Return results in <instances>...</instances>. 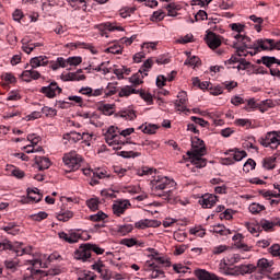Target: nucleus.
<instances>
[{
	"mask_svg": "<svg viewBox=\"0 0 280 280\" xmlns=\"http://www.w3.org/2000/svg\"><path fill=\"white\" fill-rule=\"evenodd\" d=\"M35 163L39 171L49 170L51 165V161H49V158L45 156H35Z\"/></svg>",
	"mask_w": 280,
	"mask_h": 280,
	"instance_id": "473e14b6",
	"label": "nucleus"
},
{
	"mask_svg": "<svg viewBox=\"0 0 280 280\" xmlns=\"http://www.w3.org/2000/svg\"><path fill=\"white\" fill-rule=\"evenodd\" d=\"M175 186L176 182L165 176H158L151 180L152 191L162 198V200H167L170 205H178V202H180V198L174 195V190H172V187Z\"/></svg>",
	"mask_w": 280,
	"mask_h": 280,
	"instance_id": "f03ea898",
	"label": "nucleus"
},
{
	"mask_svg": "<svg viewBox=\"0 0 280 280\" xmlns=\"http://www.w3.org/2000/svg\"><path fill=\"white\" fill-rule=\"evenodd\" d=\"M210 233H217V235H231V230L226 229L223 224L211 226Z\"/></svg>",
	"mask_w": 280,
	"mask_h": 280,
	"instance_id": "c9c22d12",
	"label": "nucleus"
},
{
	"mask_svg": "<svg viewBox=\"0 0 280 280\" xmlns=\"http://www.w3.org/2000/svg\"><path fill=\"white\" fill-rule=\"evenodd\" d=\"M115 107L110 104H104L100 107V110H102L103 115H113Z\"/></svg>",
	"mask_w": 280,
	"mask_h": 280,
	"instance_id": "338daca9",
	"label": "nucleus"
},
{
	"mask_svg": "<svg viewBox=\"0 0 280 280\" xmlns=\"http://www.w3.org/2000/svg\"><path fill=\"white\" fill-rule=\"evenodd\" d=\"M58 236L60 240H63V242H68V244H78V242H80L82 237V235L77 232H71L69 234H67L66 232H60Z\"/></svg>",
	"mask_w": 280,
	"mask_h": 280,
	"instance_id": "4be33fe9",
	"label": "nucleus"
},
{
	"mask_svg": "<svg viewBox=\"0 0 280 280\" xmlns=\"http://www.w3.org/2000/svg\"><path fill=\"white\" fill-rule=\"evenodd\" d=\"M70 47H74V49H78V47H81V49H89L92 54H97V50L92 44L75 42V43H71Z\"/></svg>",
	"mask_w": 280,
	"mask_h": 280,
	"instance_id": "e433bc0d",
	"label": "nucleus"
},
{
	"mask_svg": "<svg viewBox=\"0 0 280 280\" xmlns=\"http://www.w3.org/2000/svg\"><path fill=\"white\" fill-rule=\"evenodd\" d=\"M205 154H207V147L205 145V141L198 137H192L191 151L187 152V155L190 159V163L198 170L207 167V159H203Z\"/></svg>",
	"mask_w": 280,
	"mask_h": 280,
	"instance_id": "7ed1b4c3",
	"label": "nucleus"
},
{
	"mask_svg": "<svg viewBox=\"0 0 280 280\" xmlns=\"http://www.w3.org/2000/svg\"><path fill=\"white\" fill-rule=\"evenodd\" d=\"M48 217H49V214H47V212L40 211V212H38L36 214H32L31 219L34 222H43V220H47Z\"/></svg>",
	"mask_w": 280,
	"mask_h": 280,
	"instance_id": "4d7b16f0",
	"label": "nucleus"
},
{
	"mask_svg": "<svg viewBox=\"0 0 280 280\" xmlns=\"http://www.w3.org/2000/svg\"><path fill=\"white\" fill-rule=\"evenodd\" d=\"M116 93H119V88L115 86L113 83H108L107 88L104 89V94L106 97H110Z\"/></svg>",
	"mask_w": 280,
	"mask_h": 280,
	"instance_id": "3c124183",
	"label": "nucleus"
},
{
	"mask_svg": "<svg viewBox=\"0 0 280 280\" xmlns=\"http://www.w3.org/2000/svg\"><path fill=\"white\" fill-rule=\"evenodd\" d=\"M257 166V163L255 162V160L253 159H248L244 166H243V171H245L246 173L252 172V170H255V167Z\"/></svg>",
	"mask_w": 280,
	"mask_h": 280,
	"instance_id": "bf43d9fd",
	"label": "nucleus"
},
{
	"mask_svg": "<svg viewBox=\"0 0 280 280\" xmlns=\"http://www.w3.org/2000/svg\"><path fill=\"white\" fill-rule=\"evenodd\" d=\"M265 65V67H267L268 69H270L272 67V65H280V60L277 59V57H268V56H264L261 57V59L257 60V65Z\"/></svg>",
	"mask_w": 280,
	"mask_h": 280,
	"instance_id": "2f4dec72",
	"label": "nucleus"
},
{
	"mask_svg": "<svg viewBox=\"0 0 280 280\" xmlns=\"http://www.w3.org/2000/svg\"><path fill=\"white\" fill-rule=\"evenodd\" d=\"M208 47H210V49H218V47H220V45H222V36L213 33V32H209L206 35L205 38Z\"/></svg>",
	"mask_w": 280,
	"mask_h": 280,
	"instance_id": "dca6fc26",
	"label": "nucleus"
},
{
	"mask_svg": "<svg viewBox=\"0 0 280 280\" xmlns=\"http://www.w3.org/2000/svg\"><path fill=\"white\" fill-rule=\"evenodd\" d=\"M91 135L89 133H80V132H75V131H71L69 133L63 135V139L66 141H69V143H78V141H82V139H91Z\"/></svg>",
	"mask_w": 280,
	"mask_h": 280,
	"instance_id": "f3484780",
	"label": "nucleus"
},
{
	"mask_svg": "<svg viewBox=\"0 0 280 280\" xmlns=\"http://www.w3.org/2000/svg\"><path fill=\"white\" fill-rule=\"evenodd\" d=\"M128 207H130V201L128 200H124V201H119L113 205V212L115 215H124V213H126V209H128Z\"/></svg>",
	"mask_w": 280,
	"mask_h": 280,
	"instance_id": "393cba45",
	"label": "nucleus"
},
{
	"mask_svg": "<svg viewBox=\"0 0 280 280\" xmlns=\"http://www.w3.org/2000/svg\"><path fill=\"white\" fill-rule=\"evenodd\" d=\"M0 250H10L15 254V257H23V255H32L34 247L25 246L21 242H10L9 240H3L0 242Z\"/></svg>",
	"mask_w": 280,
	"mask_h": 280,
	"instance_id": "423d86ee",
	"label": "nucleus"
},
{
	"mask_svg": "<svg viewBox=\"0 0 280 280\" xmlns=\"http://www.w3.org/2000/svg\"><path fill=\"white\" fill-rule=\"evenodd\" d=\"M215 202H218V197L214 195H205L199 200V205H201L203 209H211V207L215 206Z\"/></svg>",
	"mask_w": 280,
	"mask_h": 280,
	"instance_id": "b1692460",
	"label": "nucleus"
},
{
	"mask_svg": "<svg viewBox=\"0 0 280 280\" xmlns=\"http://www.w3.org/2000/svg\"><path fill=\"white\" fill-rule=\"evenodd\" d=\"M95 273L92 271H80L78 273V280H95Z\"/></svg>",
	"mask_w": 280,
	"mask_h": 280,
	"instance_id": "de8ad7c7",
	"label": "nucleus"
},
{
	"mask_svg": "<svg viewBox=\"0 0 280 280\" xmlns=\"http://www.w3.org/2000/svg\"><path fill=\"white\" fill-rule=\"evenodd\" d=\"M259 226H261L262 231L272 232L275 226H280V218H272L271 220L261 219Z\"/></svg>",
	"mask_w": 280,
	"mask_h": 280,
	"instance_id": "aec40b11",
	"label": "nucleus"
},
{
	"mask_svg": "<svg viewBox=\"0 0 280 280\" xmlns=\"http://www.w3.org/2000/svg\"><path fill=\"white\" fill-rule=\"evenodd\" d=\"M106 218H108L106 213L98 211L96 214L90 215L89 220H91V222H104Z\"/></svg>",
	"mask_w": 280,
	"mask_h": 280,
	"instance_id": "49530a36",
	"label": "nucleus"
},
{
	"mask_svg": "<svg viewBox=\"0 0 280 280\" xmlns=\"http://www.w3.org/2000/svg\"><path fill=\"white\" fill-rule=\"evenodd\" d=\"M275 163H277V158L269 156V158L264 159L262 166L265 167V170H275V167H276Z\"/></svg>",
	"mask_w": 280,
	"mask_h": 280,
	"instance_id": "c03bdc74",
	"label": "nucleus"
},
{
	"mask_svg": "<svg viewBox=\"0 0 280 280\" xmlns=\"http://www.w3.org/2000/svg\"><path fill=\"white\" fill-rule=\"evenodd\" d=\"M230 27L232 32H237V34H242L244 30H246V25L241 23H232L230 24Z\"/></svg>",
	"mask_w": 280,
	"mask_h": 280,
	"instance_id": "69168bd1",
	"label": "nucleus"
},
{
	"mask_svg": "<svg viewBox=\"0 0 280 280\" xmlns=\"http://www.w3.org/2000/svg\"><path fill=\"white\" fill-rule=\"evenodd\" d=\"M156 65H170V58L165 55H161L159 57H151L147 59L142 65V71H150L152 67Z\"/></svg>",
	"mask_w": 280,
	"mask_h": 280,
	"instance_id": "f8f14e48",
	"label": "nucleus"
},
{
	"mask_svg": "<svg viewBox=\"0 0 280 280\" xmlns=\"http://www.w3.org/2000/svg\"><path fill=\"white\" fill-rule=\"evenodd\" d=\"M135 132V128H127L121 130L119 127L110 126L104 133L105 141L114 147V150H121V145H126V141L121 137H130Z\"/></svg>",
	"mask_w": 280,
	"mask_h": 280,
	"instance_id": "20e7f679",
	"label": "nucleus"
},
{
	"mask_svg": "<svg viewBox=\"0 0 280 280\" xmlns=\"http://www.w3.org/2000/svg\"><path fill=\"white\" fill-rule=\"evenodd\" d=\"M62 161L68 172H77L79 167H82L84 159L77 151L72 150L63 154Z\"/></svg>",
	"mask_w": 280,
	"mask_h": 280,
	"instance_id": "0eeeda50",
	"label": "nucleus"
},
{
	"mask_svg": "<svg viewBox=\"0 0 280 280\" xmlns=\"http://www.w3.org/2000/svg\"><path fill=\"white\" fill-rule=\"evenodd\" d=\"M163 19H165V12L161 10L153 12L151 16V21H163Z\"/></svg>",
	"mask_w": 280,
	"mask_h": 280,
	"instance_id": "774afa93",
	"label": "nucleus"
},
{
	"mask_svg": "<svg viewBox=\"0 0 280 280\" xmlns=\"http://www.w3.org/2000/svg\"><path fill=\"white\" fill-rule=\"evenodd\" d=\"M42 113L45 117H56V115H58V110L49 106H44Z\"/></svg>",
	"mask_w": 280,
	"mask_h": 280,
	"instance_id": "6e6d98bb",
	"label": "nucleus"
},
{
	"mask_svg": "<svg viewBox=\"0 0 280 280\" xmlns=\"http://www.w3.org/2000/svg\"><path fill=\"white\" fill-rule=\"evenodd\" d=\"M272 266H275V262L272 260L261 258L257 261V266H255V271L264 275V272H270V270H272Z\"/></svg>",
	"mask_w": 280,
	"mask_h": 280,
	"instance_id": "6ab92c4d",
	"label": "nucleus"
},
{
	"mask_svg": "<svg viewBox=\"0 0 280 280\" xmlns=\"http://www.w3.org/2000/svg\"><path fill=\"white\" fill-rule=\"evenodd\" d=\"M149 270L151 271V279H159L165 277V272L161 269V266L154 264H149Z\"/></svg>",
	"mask_w": 280,
	"mask_h": 280,
	"instance_id": "7c9ffc66",
	"label": "nucleus"
},
{
	"mask_svg": "<svg viewBox=\"0 0 280 280\" xmlns=\"http://www.w3.org/2000/svg\"><path fill=\"white\" fill-rule=\"evenodd\" d=\"M229 154L230 156H232V159H234V163H237L243 159H246V156H248L246 151H240L238 149H230L229 151L225 152V155Z\"/></svg>",
	"mask_w": 280,
	"mask_h": 280,
	"instance_id": "bb28decb",
	"label": "nucleus"
},
{
	"mask_svg": "<svg viewBox=\"0 0 280 280\" xmlns=\"http://www.w3.org/2000/svg\"><path fill=\"white\" fill-rule=\"evenodd\" d=\"M28 198L34 202H40L43 200V194L38 192V188H35L34 190H28Z\"/></svg>",
	"mask_w": 280,
	"mask_h": 280,
	"instance_id": "8fccbe9b",
	"label": "nucleus"
},
{
	"mask_svg": "<svg viewBox=\"0 0 280 280\" xmlns=\"http://www.w3.org/2000/svg\"><path fill=\"white\" fill-rule=\"evenodd\" d=\"M47 65H49L47 56L34 57L31 59L32 69H36L38 67H47Z\"/></svg>",
	"mask_w": 280,
	"mask_h": 280,
	"instance_id": "c756f323",
	"label": "nucleus"
},
{
	"mask_svg": "<svg viewBox=\"0 0 280 280\" xmlns=\"http://www.w3.org/2000/svg\"><path fill=\"white\" fill-rule=\"evenodd\" d=\"M189 233L190 235H196V237H202L203 235H207V232L201 226L190 229Z\"/></svg>",
	"mask_w": 280,
	"mask_h": 280,
	"instance_id": "e2e57ef3",
	"label": "nucleus"
},
{
	"mask_svg": "<svg viewBox=\"0 0 280 280\" xmlns=\"http://www.w3.org/2000/svg\"><path fill=\"white\" fill-rule=\"evenodd\" d=\"M121 246H127V248H132V246H140L143 248L144 243L139 242L137 238H122L120 241Z\"/></svg>",
	"mask_w": 280,
	"mask_h": 280,
	"instance_id": "f704fd0d",
	"label": "nucleus"
},
{
	"mask_svg": "<svg viewBox=\"0 0 280 280\" xmlns=\"http://www.w3.org/2000/svg\"><path fill=\"white\" fill-rule=\"evenodd\" d=\"M248 210L250 213H253L255 215L257 213H261V211H265L266 207L264 205H259V203H252V205H249Z\"/></svg>",
	"mask_w": 280,
	"mask_h": 280,
	"instance_id": "603ef678",
	"label": "nucleus"
},
{
	"mask_svg": "<svg viewBox=\"0 0 280 280\" xmlns=\"http://www.w3.org/2000/svg\"><path fill=\"white\" fill-rule=\"evenodd\" d=\"M135 12H137V8H135V7H125V8L120 9V16L122 19H128V16L135 14Z\"/></svg>",
	"mask_w": 280,
	"mask_h": 280,
	"instance_id": "09e8293b",
	"label": "nucleus"
},
{
	"mask_svg": "<svg viewBox=\"0 0 280 280\" xmlns=\"http://www.w3.org/2000/svg\"><path fill=\"white\" fill-rule=\"evenodd\" d=\"M74 259L78 261H91L93 254L91 253V243H84L79 246L77 250L73 253Z\"/></svg>",
	"mask_w": 280,
	"mask_h": 280,
	"instance_id": "1a4fd4ad",
	"label": "nucleus"
},
{
	"mask_svg": "<svg viewBox=\"0 0 280 280\" xmlns=\"http://www.w3.org/2000/svg\"><path fill=\"white\" fill-rule=\"evenodd\" d=\"M3 266L8 272L14 275V272H19V267L21 266V259L18 257L8 258L3 261Z\"/></svg>",
	"mask_w": 280,
	"mask_h": 280,
	"instance_id": "a211bd4d",
	"label": "nucleus"
},
{
	"mask_svg": "<svg viewBox=\"0 0 280 280\" xmlns=\"http://www.w3.org/2000/svg\"><path fill=\"white\" fill-rule=\"evenodd\" d=\"M267 51L268 49H275V39H257L254 50L249 51L250 56H257L260 51Z\"/></svg>",
	"mask_w": 280,
	"mask_h": 280,
	"instance_id": "9b49d317",
	"label": "nucleus"
},
{
	"mask_svg": "<svg viewBox=\"0 0 280 280\" xmlns=\"http://www.w3.org/2000/svg\"><path fill=\"white\" fill-rule=\"evenodd\" d=\"M118 95L120 97H130V95H139V90L135 89L131 85H125L122 88H118Z\"/></svg>",
	"mask_w": 280,
	"mask_h": 280,
	"instance_id": "a878e982",
	"label": "nucleus"
},
{
	"mask_svg": "<svg viewBox=\"0 0 280 280\" xmlns=\"http://www.w3.org/2000/svg\"><path fill=\"white\" fill-rule=\"evenodd\" d=\"M132 231H135V226H132V224H125V225H118L117 226V233H119V235H128V233H132Z\"/></svg>",
	"mask_w": 280,
	"mask_h": 280,
	"instance_id": "a18cd8bd",
	"label": "nucleus"
},
{
	"mask_svg": "<svg viewBox=\"0 0 280 280\" xmlns=\"http://www.w3.org/2000/svg\"><path fill=\"white\" fill-rule=\"evenodd\" d=\"M70 65V67H78V65H82V57H69L66 60V66Z\"/></svg>",
	"mask_w": 280,
	"mask_h": 280,
	"instance_id": "052dcab7",
	"label": "nucleus"
},
{
	"mask_svg": "<svg viewBox=\"0 0 280 280\" xmlns=\"http://www.w3.org/2000/svg\"><path fill=\"white\" fill-rule=\"evenodd\" d=\"M71 218H73V212L69 210H61L57 214V220H59V222H69Z\"/></svg>",
	"mask_w": 280,
	"mask_h": 280,
	"instance_id": "a19ab883",
	"label": "nucleus"
},
{
	"mask_svg": "<svg viewBox=\"0 0 280 280\" xmlns=\"http://www.w3.org/2000/svg\"><path fill=\"white\" fill-rule=\"evenodd\" d=\"M177 98L174 101V105L180 113H191V109L187 108V92L182 91L177 94Z\"/></svg>",
	"mask_w": 280,
	"mask_h": 280,
	"instance_id": "2eb2a0df",
	"label": "nucleus"
},
{
	"mask_svg": "<svg viewBox=\"0 0 280 280\" xmlns=\"http://www.w3.org/2000/svg\"><path fill=\"white\" fill-rule=\"evenodd\" d=\"M59 67H61L62 69L67 67V60H65V58L62 57L57 58L56 61H50V69H52V71H58Z\"/></svg>",
	"mask_w": 280,
	"mask_h": 280,
	"instance_id": "37998d69",
	"label": "nucleus"
},
{
	"mask_svg": "<svg viewBox=\"0 0 280 280\" xmlns=\"http://www.w3.org/2000/svg\"><path fill=\"white\" fill-rule=\"evenodd\" d=\"M96 30L101 32V36H106V38H108V32H124V27L117 26L110 22L96 25Z\"/></svg>",
	"mask_w": 280,
	"mask_h": 280,
	"instance_id": "ddd939ff",
	"label": "nucleus"
},
{
	"mask_svg": "<svg viewBox=\"0 0 280 280\" xmlns=\"http://www.w3.org/2000/svg\"><path fill=\"white\" fill-rule=\"evenodd\" d=\"M24 266H30L23 275L24 279L60 280V278L56 277L60 275V269H49L47 271L40 270L39 268H45V266H43V261L38 258L25 260Z\"/></svg>",
	"mask_w": 280,
	"mask_h": 280,
	"instance_id": "f257e3e1",
	"label": "nucleus"
},
{
	"mask_svg": "<svg viewBox=\"0 0 280 280\" xmlns=\"http://www.w3.org/2000/svg\"><path fill=\"white\" fill-rule=\"evenodd\" d=\"M69 5L73 8L74 10H86V0H67Z\"/></svg>",
	"mask_w": 280,
	"mask_h": 280,
	"instance_id": "79ce46f5",
	"label": "nucleus"
},
{
	"mask_svg": "<svg viewBox=\"0 0 280 280\" xmlns=\"http://www.w3.org/2000/svg\"><path fill=\"white\" fill-rule=\"evenodd\" d=\"M118 156H122V159H137L141 153L135 151H120L117 153Z\"/></svg>",
	"mask_w": 280,
	"mask_h": 280,
	"instance_id": "864d4df0",
	"label": "nucleus"
},
{
	"mask_svg": "<svg viewBox=\"0 0 280 280\" xmlns=\"http://www.w3.org/2000/svg\"><path fill=\"white\" fill-rule=\"evenodd\" d=\"M234 38L237 42L233 43V48L236 49V56H238V58H242L243 56L246 57L250 54V51L246 49H253V51H255L256 42H252L250 37L244 34H236Z\"/></svg>",
	"mask_w": 280,
	"mask_h": 280,
	"instance_id": "39448f33",
	"label": "nucleus"
},
{
	"mask_svg": "<svg viewBox=\"0 0 280 280\" xmlns=\"http://www.w3.org/2000/svg\"><path fill=\"white\" fill-rule=\"evenodd\" d=\"M105 51L107 54L119 55L124 51V48L120 45L114 44L113 46L108 47Z\"/></svg>",
	"mask_w": 280,
	"mask_h": 280,
	"instance_id": "680f3d73",
	"label": "nucleus"
},
{
	"mask_svg": "<svg viewBox=\"0 0 280 280\" xmlns=\"http://www.w3.org/2000/svg\"><path fill=\"white\" fill-rule=\"evenodd\" d=\"M118 117H121L122 119H126L127 121H132L137 119V114L135 113V109L128 107L125 109H121L117 113Z\"/></svg>",
	"mask_w": 280,
	"mask_h": 280,
	"instance_id": "c85d7f7f",
	"label": "nucleus"
},
{
	"mask_svg": "<svg viewBox=\"0 0 280 280\" xmlns=\"http://www.w3.org/2000/svg\"><path fill=\"white\" fill-rule=\"evenodd\" d=\"M139 130H142V132H144V135H155L156 130H159V126L156 125H152V124H145V125H141L139 127Z\"/></svg>",
	"mask_w": 280,
	"mask_h": 280,
	"instance_id": "ea45409f",
	"label": "nucleus"
},
{
	"mask_svg": "<svg viewBox=\"0 0 280 280\" xmlns=\"http://www.w3.org/2000/svg\"><path fill=\"white\" fill-rule=\"evenodd\" d=\"M3 231H5V233H8L9 235H19L20 233V229L19 225L14 222L8 223L7 225H4Z\"/></svg>",
	"mask_w": 280,
	"mask_h": 280,
	"instance_id": "58836bf2",
	"label": "nucleus"
},
{
	"mask_svg": "<svg viewBox=\"0 0 280 280\" xmlns=\"http://www.w3.org/2000/svg\"><path fill=\"white\" fill-rule=\"evenodd\" d=\"M172 268L176 275H179V277H183L184 275H191V268L183 265V264H174L172 265Z\"/></svg>",
	"mask_w": 280,
	"mask_h": 280,
	"instance_id": "72a5a7b5",
	"label": "nucleus"
},
{
	"mask_svg": "<svg viewBox=\"0 0 280 280\" xmlns=\"http://www.w3.org/2000/svg\"><path fill=\"white\" fill-rule=\"evenodd\" d=\"M138 94H140V97L144 100V102H147L149 105L154 104V98L152 97V94L147 93L144 91H139Z\"/></svg>",
	"mask_w": 280,
	"mask_h": 280,
	"instance_id": "0e129e2a",
	"label": "nucleus"
},
{
	"mask_svg": "<svg viewBox=\"0 0 280 280\" xmlns=\"http://www.w3.org/2000/svg\"><path fill=\"white\" fill-rule=\"evenodd\" d=\"M238 268L242 275H250L252 272H256L255 265H241Z\"/></svg>",
	"mask_w": 280,
	"mask_h": 280,
	"instance_id": "13d9d810",
	"label": "nucleus"
},
{
	"mask_svg": "<svg viewBox=\"0 0 280 280\" xmlns=\"http://www.w3.org/2000/svg\"><path fill=\"white\" fill-rule=\"evenodd\" d=\"M225 65H237L233 66L232 69H237L238 71H246V69L250 67V62L246 61L245 59H240V56H232L229 60L225 61Z\"/></svg>",
	"mask_w": 280,
	"mask_h": 280,
	"instance_id": "4468645a",
	"label": "nucleus"
},
{
	"mask_svg": "<svg viewBox=\"0 0 280 280\" xmlns=\"http://www.w3.org/2000/svg\"><path fill=\"white\" fill-rule=\"evenodd\" d=\"M260 144L264 148H271V150H277L280 145V131H270L265 138H260Z\"/></svg>",
	"mask_w": 280,
	"mask_h": 280,
	"instance_id": "6e6552de",
	"label": "nucleus"
},
{
	"mask_svg": "<svg viewBox=\"0 0 280 280\" xmlns=\"http://www.w3.org/2000/svg\"><path fill=\"white\" fill-rule=\"evenodd\" d=\"M257 108L260 113H267L269 108H275V102L272 100H265L257 104Z\"/></svg>",
	"mask_w": 280,
	"mask_h": 280,
	"instance_id": "4c0bfd02",
	"label": "nucleus"
},
{
	"mask_svg": "<svg viewBox=\"0 0 280 280\" xmlns=\"http://www.w3.org/2000/svg\"><path fill=\"white\" fill-rule=\"evenodd\" d=\"M136 229H158V226H161V221L159 220H150V219H143L135 223Z\"/></svg>",
	"mask_w": 280,
	"mask_h": 280,
	"instance_id": "412c9836",
	"label": "nucleus"
},
{
	"mask_svg": "<svg viewBox=\"0 0 280 280\" xmlns=\"http://www.w3.org/2000/svg\"><path fill=\"white\" fill-rule=\"evenodd\" d=\"M86 206L91 211H97V209H100V199L91 198L86 201Z\"/></svg>",
	"mask_w": 280,
	"mask_h": 280,
	"instance_id": "5fc2aeb1",
	"label": "nucleus"
},
{
	"mask_svg": "<svg viewBox=\"0 0 280 280\" xmlns=\"http://www.w3.org/2000/svg\"><path fill=\"white\" fill-rule=\"evenodd\" d=\"M97 178H110V175H108V172L104 168H96L93 173L92 185H100V180Z\"/></svg>",
	"mask_w": 280,
	"mask_h": 280,
	"instance_id": "cd10ccee",
	"label": "nucleus"
},
{
	"mask_svg": "<svg viewBox=\"0 0 280 280\" xmlns=\"http://www.w3.org/2000/svg\"><path fill=\"white\" fill-rule=\"evenodd\" d=\"M148 75V71H143V66H141L140 70L129 78V82H131V86H139V84H143V78Z\"/></svg>",
	"mask_w": 280,
	"mask_h": 280,
	"instance_id": "5701e85b",
	"label": "nucleus"
},
{
	"mask_svg": "<svg viewBox=\"0 0 280 280\" xmlns=\"http://www.w3.org/2000/svg\"><path fill=\"white\" fill-rule=\"evenodd\" d=\"M39 93H43V95L49 100H54V97L62 93V90L56 81H52L49 83V85L40 88Z\"/></svg>",
	"mask_w": 280,
	"mask_h": 280,
	"instance_id": "9d476101",
	"label": "nucleus"
}]
</instances>
